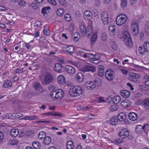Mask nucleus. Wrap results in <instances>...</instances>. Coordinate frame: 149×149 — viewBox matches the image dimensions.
I'll return each mask as SVG.
<instances>
[{
	"label": "nucleus",
	"instance_id": "f257e3e1",
	"mask_svg": "<svg viewBox=\"0 0 149 149\" xmlns=\"http://www.w3.org/2000/svg\"><path fill=\"white\" fill-rule=\"evenodd\" d=\"M64 92L61 89H59L53 91L50 93V95L53 98L61 99L64 96Z\"/></svg>",
	"mask_w": 149,
	"mask_h": 149
},
{
	"label": "nucleus",
	"instance_id": "f03ea898",
	"mask_svg": "<svg viewBox=\"0 0 149 149\" xmlns=\"http://www.w3.org/2000/svg\"><path fill=\"white\" fill-rule=\"evenodd\" d=\"M123 38L124 40L126 45L128 47H132L133 44L130 33L127 31H125Z\"/></svg>",
	"mask_w": 149,
	"mask_h": 149
},
{
	"label": "nucleus",
	"instance_id": "7ed1b4c3",
	"mask_svg": "<svg viewBox=\"0 0 149 149\" xmlns=\"http://www.w3.org/2000/svg\"><path fill=\"white\" fill-rule=\"evenodd\" d=\"M127 17L125 14H120L116 17V23L118 26H121L127 21Z\"/></svg>",
	"mask_w": 149,
	"mask_h": 149
},
{
	"label": "nucleus",
	"instance_id": "20e7f679",
	"mask_svg": "<svg viewBox=\"0 0 149 149\" xmlns=\"http://www.w3.org/2000/svg\"><path fill=\"white\" fill-rule=\"evenodd\" d=\"M53 80V77L52 75L49 73H47L45 74L44 79H40V81L42 84L47 85L51 83Z\"/></svg>",
	"mask_w": 149,
	"mask_h": 149
},
{
	"label": "nucleus",
	"instance_id": "39448f33",
	"mask_svg": "<svg viewBox=\"0 0 149 149\" xmlns=\"http://www.w3.org/2000/svg\"><path fill=\"white\" fill-rule=\"evenodd\" d=\"M34 88L36 90L38 93H35L34 95L35 96H37L38 95L44 92L45 90L42 88L41 84L39 82H36L34 84Z\"/></svg>",
	"mask_w": 149,
	"mask_h": 149
},
{
	"label": "nucleus",
	"instance_id": "423d86ee",
	"mask_svg": "<svg viewBox=\"0 0 149 149\" xmlns=\"http://www.w3.org/2000/svg\"><path fill=\"white\" fill-rule=\"evenodd\" d=\"M149 125L148 124L144 125L143 126L139 125L136 126V131L138 133L141 132L143 130H144L145 133H147Z\"/></svg>",
	"mask_w": 149,
	"mask_h": 149
},
{
	"label": "nucleus",
	"instance_id": "0eeeda50",
	"mask_svg": "<svg viewBox=\"0 0 149 149\" xmlns=\"http://www.w3.org/2000/svg\"><path fill=\"white\" fill-rule=\"evenodd\" d=\"M114 71L111 69L107 70L105 73V76L107 79L109 81H112L114 77Z\"/></svg>",
	"mask_w": 149,
	"mask_h": 149
},
{
	"label": "nucleus",
	"instance_id": "6e6552de",
	"mask_svg": "<svg viewBox=\"0 0 149 149\" xmlns=\"http://www.w3.org/2000/svg\"><path fill=\"white\" fill-rule=\"evenodd\" d=\"M119 136L122 139L127 138L129 135V132L126 129L121 130L119 133Z\"/></svg>",
	"mask_w": 149,
	"mask_h": 149
},
{
	"label": "nucleus",
	"instance_id": "1a4fd4ad",
	"mask_svg": "<svg viewBox=\"0 0 149 149\" xmlns=\"http://www.w3.org/2000/svg\"><path fill=\"white\" fill-rule=\"evenodd\" d=\"M95 67L90 64H84V72L91 71L94 72L95 71Z\"/></svg>",
	"mask_w": 149,
	"mask_h": 149
},
{
	"label": "nucleus",
	"instance_id": "9d476101",
	"mask_svg": "<svg viewBox=\"0 0 149 149\" xmlns=\"http://www.w3.org/2000/svg\"><path fill=\"white\" fill-rule=\"evenodd\" d=\"M84 85L88 89L92 90L95 88L96 84L93 82L88 81L86 82Z\"/></svg>",
	"mask_w": 149,
	"mask_h": 149
},
{
	"label": "nucleus",
	"instance_id": "9b49d317",
	"mask_svg": "<svg viewBox=\"0 0 149 149\" xmlns=\"http://www.w3.org/2000/svg\"><path fill=\"white\" fill-rule=\"evenodd\" d=\"M76 78L77 81L79 83H81L84 80V76L82 72L78 73L76 75Z\"/></svg>",
	"mask_w": 149,
	"mask_h": 149
},
{
	"label": "nucleus",
	"instance_id": "f8f14e48",
	"mask_svg": "<svg viewBox=\"0 0 149 149\" xmlns=\"http://www.w3.org/2000/svg\"><path fill=\"white\" fill-rule=\"evenodd\" d=\"M65 70L68 73L71 74H74L75 72V68L69 65H67L65 66Z\"/></svg>",
	"mask_w": 149,
	"mask_h": 149
},
{
	"label": "nucleus",
	"instance_id": "ddd939ff",
	"mask_svg": "<svg viewBox=\"0 0 149 149\" xmlns=\"http://www.w3.org/2000/svg\"><path fill=\"white\" fill-rule=\"evenodd\" d=\"M120 93L121 96L125 98H128L130 96V92L127 90H121Z\"/></svg>",
	"mask_w": 149,
	"mask_h": 149
},
{
	"label": "nucleus",
	"instance_id": "4468645a",
	"mask_svg": "<svg viewBox=\"0 0 149 149\" xmlns=\"http://www.w3.org/2000/svg\"><path fill=\"white\" fill-rule=\"evenodd\" d=\"M129 119L132 121H136L138 118V115L134 112L130 113L129 115Z\"/></svg>",
	"mask_w": 149,
	"mask_h": 149
},
{
	"label": "nucleus",
	"instance_id": "2eb2a0df",
	"mask_svg": "<svg viewBox=\"0 0 149 149\" xmlns=\"http://www.w3.org/2000/svg\"><path fill=\"white\" fill-rule=\"evenodd\" d=\"M131 104V102L128 100H125L122 101L121 103V105L122 107H129Z\"/></svg>",
	"mask_w": 149,
	"mask_h": 149
},
{
	"label": "nucleus",
	"instance_id": "dca6fc26",
	"mask_svg": "<svg viewBox=\"0 0 149 149\" xmlns=\"http://www.w3.org/2000/svg\"><path fill=\"white\" fill-rule=\"evenodd\" d=\"M76 86L72 87L69 90V94L71 97H77Z\"/></svg>",
	"mask_w": 149,
	"mask_h": 149
},
{
	"label": "nucleus",
	"instance_id": "f3484780",
	"mask_svg": "<svg viewBox=\"0 0 149 149\" xmlns=\"http://www.w3.org/2000/svg\"><path fill=\"white\" fill-rule=\"evenodd\" d=\"M131 28L133 32L136 33H138L139 27L137 23L135 22H133L132 24Z\"/></svg>",
	"mask_w": 149,
	"mask_h": 149
},
{
	"label": "nucleus",
	"instance_id": "a211bd4d",
	"mask_svg": "<svg viewBox=\"0 0 149 149\" xmlns=\"http://www.w3.org/2000/svg\"><path fill=\"white\" fill-rule=\"evenodd\" d=\"M126 117V114L123 112L120 113L117 116V118L118 120L120 121H124L125 120Z\"/></svg>",
	"mask_w": 149,
	"mask_h": 149
},
{
	"label": "nucleus",
	"instance_id": "6ab92c4d",
	"mask_svg": "<svg viewBox=\"0 0 149 149\" xmlns=\"http://www.w3.org/2000/svg\"><path fill=\"white\" fill-rule=\"evenodd\" d=\"M63 66L61 64L57 63H56L54 67V69L58 73H60L62 70Z\"/></svg>",
	"mask_w": 149,
	"mask_h": 149
},
{
	"label": "nucleus",
	"instance_id": "aec40b11",
	"mask_svg": "<svg viewBox=\"0 0 149 149\" xmlns=\"http://www.w3.org/2000/svg\"><path fill=\"white\" fill-rule=\"evenodd\" d=\"M57 81L59 84H63L65 82V78L63 75H59L58 77Z\"/></svg>",
	"mask_w": 149,
	"mask_h": 149
},
{
	"label": "nucleus",
	"instance_id": "412c9836",
	"mask_svg": "<svg viewBox=\"0 0 149 149\" xmlns=\"http://www.w3.org/2000/svg\"><path fill=\"white\" fill-rule=\"evenodd\" d=\"M98 75L101 77H102L103 76L104 73V67L102 65H100L98 67Z\"/></svg>",
	"mask_w": 149,
	"mask_h": 149
},
{
	"label": "nucleus",
	"instance_id": "4be33fe9",
	"mask_svg": "<svg viewBox=\"0 0 149 149\" xmlns=\"http://www.w3.org/2000/svg\"><path fill=\"white\" fill-rule=\"evenodd\" d=\"M74 48L72 46H69L65 48L64 50L66 52L71 54L73 53L74 52Z\"/></svg>",
	"mask_w": 149,
	"mask_h": 149
},
{
	"label": "nucleus",
	"instance_id": "5701e85b",
	"mask_svg": "<svg viewBox=\"0 0 149 149\" xmlns=\"http://www.w3.org/2000/svg\"><path fill=\"white\" fill-rule=\"evenodd\" d=\"M10 133L12 137H15L18 134L19 130L17 129H13L11 130Z\"/></svg>",
	"mask_w": 149,
	"mask_h": 149
},
{
	"label": "nucleus",
	"instance_id": "b1692460",
	"mask_svg": "<svg viewBox=\"0 0 149 149\" xmlns=\"http://www.w3.org/2000/svg\"><path fill=\"white\" fill-rule=\"evenodd\" d=\"M92 13L89 10H86L84 12V19L87 20L90 19L91 18Z\"/></svg>",
	"mask_w": 149,
	"mask_h": 149
},
{
	"label": "nucleus",
	"instance_id": "393cba45",
	"mask_svg": "<svg viewBox=\"0 0 149 149\" xmlns=\"http://www.w3.org/2000/svg\"><path fill=\"white\" fill-rule=\"evenodd\" d=\"M51 139L49 136L46 137L43 141V143L46 146L49 145L51 143Z\"/></svg>",
	"mask_w": 149,
	"mask_h": 149
},
{
	"label": "nucleus",
	"instance_id": "a878e982",
	"mask_svg": "<svg viewBox=\"0 0 149 149\" xmlns=\"http://www.w3.org/2000/svg\"><path fill=\"white\" fill-rule=\"evenodd\" d=\"M143 105L145 109H149V100L148 99L144 100L143 102Z\"/></svg>",
	"mask_w": 149,
	"mask_h": 149
},
{
	"label": "nucleus",
	"instance_id": "bb28decb",
	"mask_svg": "<svg viewBox=\"0 0 149 149\" xmlns=\"http://www.w3.org/2000/svg\"><path fill=\"white\" fill-rule=\"evenodd\" d=\"M51 8L49 6H46L42 8V13L44 15L47 14L49 12Z\"/></svg>",
	"mask_w": 149,
	"mask_h": 149
},
{
	"label": "nucleus",
	"instance_id": "cd10ccee",
	"mask_svg": "<svg viewBox=\"0 0 149 149\" xmlns=\"http://www.w3.org/2000/svg\"><path fill=\"white\" fill-rule=\"evenodd\" d=\"M111 123L112 125H116L118 122V119L115 116H113L111 118L110 120Z\"/></svg>",
	"mask_w": 149,
	"mask_h": 149
},
{
	"label": "nucleus",
	"instance_id": "c85d7f7f",
	"mask_svg": "<svg viewBox=\"0 0 149 149\" xmlns=\"http://www.w3.org/2000/svg\"><path fill=\"white\" fill-rule=\"evenodd\" d=\"M120 97L118 95L115 96L113 98V102L115 104H118L120 101Z\"/></svg>",
	"mask_w": 149,
	"mask_h": 149
},
{
	"label": "nucleus",
	"instance_id": "c756f323",
	"mask_svg": "<svg viewBox=\"0 0 149 149\" xmlns=\"http://www.w3.org/2000/svg\"><path fill=\"white\" fill-rule=\"evenodd\" d=\"M18 142V141L15 139H9L8 141V144L13 146H15L17 145Z\"/></svg>",
	"mask_w": 149,
	"mask_h": 149
},
{
	"label": "nucleus",
	"instance_id": "7c9ffc66",
	"mask_svg": "<svg viewBox=\"0 0 149 149\" xmlns=\"http://www.w3.org/2000/svg\"><path fill=\"white\" fill-rule=\"evenodd\" d=\"M32 146L33 148L36 149H40L41 148V145L38 142H33L32 143Z\"/></svg>",
	"mask_w": 149,
	"mask_h": 149
},
{
	"label": "nucleus",
	"instance_id": "2f4dec72",
	"mask_svg": "<svg viewBox=\"0 0 149 149\" xmlns=\"http://www.w3.org/2000/svg\"><path fill=\"white\" fill-rule=\"evenodd\" d=\"M76 88L77 92V96H79L82 93L83 90L82 88L81 87L79 86H76Z\"/></svg>",
	"mask_w": 149,
	"mask_h": 149
},
{
	"label": "nucleus",
	"instance_id": "473e14b6",
	"mask_svg": "<svg viewBox=\"0 0 149 149\" xmlns=\"http://www.w3.org/2000/svg\"><path fill=\"white\" fill-rule=\"evenodd\" d=\"M12 82L10 80H6L3 83V86L4 88L10 87L12 85Z\"/></svg>",
	"mask_w": 149,
	"mask_h": 149
},
{
	"label": "nucleus",
	"instance_id": "72a5a7b5",
	"mask_svg": "<svg viewBox=\"0 0 149 149\" xmlns=\"http://www.w3.org/2000/svg\"><path fill=\"white\" fill-rule=\"evenodd\" d=\"M46 133L44 132L41 131L39 133L38 138L40 140L44 139L46 137Z\"/></svg>",
	"mask_w": 149,
	"mask_h": 149
},
{
	"label": "nucleus",
	"instance_id": "f704fd0d",
	"mask_svg": "<svg viewBox=\"0 0 149 149\" xmlns=\"http://www.w3.org/2000/svg\"><path fill=\"white\" fill-rule=\"evenodd\" d=\"M73 38L74 40L75 41L77 42L78 41L79 39L80 38V36L78 32H75L74 33L73 35Z\"/></svg>",
	"mask_w": 149,
	"mask_h": 149
},
{
	"label": "nucleus",
	"instance_id": "c9c22d12",
	"mask_svg": "<svg viewBox=\"0 0 149 149\" xmlns=\"http://www.w3.org/2000/svg\"><path fill=\"white\" fill-rule=\"evenodd\" d=\"M143 50L146 52L149 51V43L148 42H145L143 46Z\"/></svg>",
	"mask_w": 149,
	"mask_h": 149
},
{
	"label": "nucleus",
	"instance_id": "e433bc0d",
	"mask_svg": "<svg viewBox=\"0 0 149 149\" xmlns=\"http://www.w3.org/2000/svg\"><path fill=\"white\" fill-rule=\"evenodd\" d=\"M102 81V79L99 77H96L95 78L94 82L96 84V85H97V86L100 85Z\"/></svg>",
	"mask_w": 149,
	"mask_h": 149
},
{
	"label": "nucleus",
	"instance_id": "4c0bfd02",
	"mask_svg": "<svg viewBox=\"0 0 149 149\" xmlns=\"http://www.w3.org/2000/svg\"><path fill=\"white\" fill-rule=\"evenodd\" d=\"M97 38V35L96 33H95L92 35V36L91 39V44H94L96 41Z\"/></svg>",
	"mask_w": 149,
	"mask_h": 149
},
{
	"label": "nucleus",
	"instance_id": "58836bf2",
	"mask_svg": "<svg viewBox=\"0 0 149 149\" xmlns=\"http://www.w3.org/2000/svg\"><path fill=\"white\" fill-rule=\"evenodd\" d=\"M64 10L62 8L58 9L56 11L57 14L60 16H62L64 13Z\"/></svg>",
	"mask_w": 149,
	"mask_h": 149
},
{
	"label": "nucleus",
	"instance_id": "ea45409f",
	"mask_svg": "<svg viewBox=\"0 0 149 149\" xmlns=\"http://www.w3.org/2000/svg\"><path fill=\"white\" fill-rule=\"evenodd\" d=\"M74 147L73 143L72 141H69L67 143V148L68 149H72Z\"/></svg>",
	"mask_w": 149,
	"mask_h": 149
},
{
	"label": "nucleus",
	"instance_id": "a19ab883",
	"mask_svg": "<svg viewBox=\"0 0 149 149\" xmlns=\"http://www.w3.org/2000/svg\"><path fill=\"white\" fill-rule=\"evenodd\" d=\"M38 117L36 116H25L24 117V119L26 120H32L34 119H38Z\"/></svg>",
	"mask_w": 149,
	"mask_h": 149
},
{
	"label": "nucleus",
	"instance_id": "79ce46f5",
	"mask_svg": "<svg viewBox=\"0 0 149 149\" xmlns=\"http://www.w3.org/2000/svg\"><path fill=\"white\" fill-rule=\"evenodd\" d=\"M109 32H111L113 34H114L115 32V27L114 25H111L109 28Z\"/></svg>",
	"mask_w": 149,
	"mask_h": 149
},
{
	"label": "nucleus",
	"instance_id": "37998d69",
	"mask_svg": "<svg viewBox=\"0 0 149 149\" xmlns=\"http://www.w3.org/2000/svg\"><path fill=\"white\" fill-rule=\"evenodd\" d=\"M95 55L92 54H84V58H88L90 59H95Z\"/></svg>",
	"mask_w": 149,
	"mask_h": 149
},
{
	"label": "nucleus",
	"instance_id": "c03bdc74",
	"mask_svg": "<svg viewBox=\"0 0 149 149\" xmlns=\"http://www.w3.org/2000/svg\"><path fill=\"white\" fill-rule=\"evenodd\" d=\"M120 4L121 7L123 8L126 7L127 4V0H121Z\"/></svg>",
	"mask_w": 149,
	"mask_h": 149
},
{
	"label": "nucleus",
	"instance_id": "a18cd8bd",
	"mask_svg": "<svg viewBox=\"0 0 149 149\" xmlns=\"http://www.w3.org/2000/svg\"><path fill=\"white\" fill-rule=\"evenodd\" d=\"M144 79L146 80L144 82L145 85L147 86H149V76H145L144 77Z\"/></svg>",
	"mask_w": 149,
	"mask_h": 149
},
{
	"label": "nucleus",
	"instance_id": "49530a36",
	"mask_svg": "<svg viewBox=\"0 0 149 149\" xmlns=\"http://www.w3.org/2000/svg\"><path fill=\"white\" fill-rule=\"evenodd\" d=\"M118 107L116 105H112L110 108L109 110L110 111L113 112L117 110Z\"/></svg>",
	"mask_w": 149,
	"mask_h": 149
},
{
	"label": "nucleus",
	"instance_id": "de8ad7c7",
	"mask_svg": "<svg viewBox=\"0 0 149 149\" xmlns=\"http://www.w3.org/2000/svg\"><path fill=\"white\" fill-rule=\"evenodd\" d=\"M101 17L102 19L108 17V13L106 12H102L101 14Z\"/></svg>",
	"mask_w": 149,
	"mask_h": 149
},
{
	"label": "nucleus",
	"instance_id": "09e8293b",
	"mask_svg": "<svg viewBox=\"0 0 149 149\" xmlns=\"http://www.w3.org/2000/svg\"><path fill=\"white\" fill-rule=\"evenodd\" d=\"M64 18L65 20L68 22L70 21L71 19V16L68 14H65L64 15Z\"/></svg>",
	"mask_w": 149,
	"mask_h": 149
},
{
	"label": "nucleus",
	"instance_id": "8fccbe9b",
	"mask_svg": "<svg viewBox=\"0 0 149 149\" xmlns=\"http://www.w3.org/2000/svg\"><path fill=\"white\" fill-rule=\"evenodd\" d=\"M23 69V68H18L14 71V72L18 74L24 72Z\"/></svg>",
	"mask_w": 149,
	"mask_h": 149
},
{
	"label": "nucleus",
	"instance_id": "3c124183",
	"mask_svg": "<svg viewBox=\"0 0 149 149\" xmlns=\"http://www.w3.org/2000/svg\"><path fill=\"white\" fill-rule=\"evenodd\" d=\"M129 75L132 76L136 78V79L139 78L140 77V76L139 74H138L134 73L133 72H131L129 74Z\"/></svg>",
	"mask_w": 149,
	"mask_h": 149
},
{
	"label": "nucleus",
	"instance_id": "603ef678",
	"mask_svg": "<svg viewBox=\"0 0 149 149\" xmlns=\"http://www.w3.org/2000/svg\"><path fill=\"white\" fill-rule=\"evenodd\" d=\"M59 3L63 6H65L67 5L66 2L65 0H58Z\"/></svg>",
	"mask_w": 149,
	"mask_h": 149
},
{
	"label": "nucleus",
	"instance_id": "864d4df0",
	"mask_svg": "<svg viewBox=\"0 0 149 149\" xmlns=\"http://www.w3.org/2000/svg\"><path fill=\"white\" fill-rule=\"evenodd\" d=\"M102 39L103 40L106 41L108 38V36L105 33H103L102 34Z\"/></svg>",
	"mask_w": 149,
	"mask_h": 149
},
{
	"label": "nucleus",
	"instance_id": "5fc2aeb1",
	"mask_svg": "<svg viewBox=\"0 0 149 149\" xmlns=\"http://www.w3.org/2000/svg\"><path fill=\"white\" fill-rule=\"evenodd\" d=\"M123 142L122 140H121L120 138H118L117 139L114 140L113 143L115 144H120Z\"/></svg>",
	"mask_w": 149,
	"mask_h": 149
},
{
	"label": "nucleus",
	"instance_id": "6e6d98bb",
	"mask_svg": "<svg viewBox=\"0 0 149 149\" xmlns=\"http://www.w3.org/2000/svg\"><path fill=\"white\" fill-rule=\"evenodd\" d=\"M131 81L135 82L137 81V79L134 77H133L132 76L130 75V77L128 78Z\"/></svg>",
	"mask_w": 149,
	"mask_h": 149
},
{
	"label": "nucleus",
	"instance_id": "4d7b16f0",
	"mask_svg": "<svg viewBox=\"0 0 149 149\" xmlns=\"http://www.w3.org/2000/svg\"><path fill=\"white\" fill-rule=\"evenodd\" d=\"M139 53L141 54H144L145 52H146V51H145L144 50H143V47H139Z\"/></svg>",
	"mask_w": 149,
	"mask_h": 149
},
{
	"label": "nucleus",
	"instance_id": "13d9d810",
	"mask_svg": "<svg viewBox=\"0 0 149 149\" xmlns=\"http://www.w3.org/2000/svg\"><path fill=\"white\" fill-rule=\"evenodd\" d=\"M48 2L50 3L54 6L56 5L57 3L55 0H48Z\"/></svg>",
	"mask_w": 149,
	"mask_h": 149
},
{
	"label": "nucleus",
	"instance_id": "bf43d9fd",
	"mask_svg": "<svg viewBox=\"0 0 149 149\" xmlns=\"http://www.w3.org/2000/svg\"><path fill=\"white\" fill-rule=\"evenodd\" d=\"M80 30L82 33H84V25L82 23H81L80 24Z\"/></svg>",
	"mask_w": 149,
	"mask_h": 149
},
{
	"label": "nucleus",
	"instance_id": "052dcab7",
	"mask_svg": "<svg viewBox=\"0 0 149 149\" xmlns=\"http://www.w3.org/2000/svg\"><path fill=\"white\" fill-rule=\"evenodd\" d=\"M42 115L44 116H53L54 113H53L51 112H49L46 113H42Z\"/></svg>",
	"mask_w": 149,
	"mask_h": 149
},
{
	"label": "nucleus",
	"instance_id": "680f3d73",
	"mask_svg": "<svg viewBox=\"0 0 149 149\" xmlns=\"http://www.w3.org/2000/svg\"><path fill=\"white\" fill-rule=\"evenodd\" d=\"M103 23L104 25L107 24L108 23L109 17L102 19Z\"/></svg>",
	"mask_w": 149,
	"mask_h": 149
},
{
	"label": "nucleus",
	"instance_id": "e2e57ef3",
	"mask_svg": "<svg viewBox=\"0 0 149 149\" xmlns=\"http://www.w3.org/2000/svg\"><path fill=\"white\" fill-rule=\"evenodd\" d=\"M43 31L44 34L47 36L49 35L50 34V31L48 29H45Z\"/></svg>",
	"mask_w": 149,
	"mask_h": 149
},
{
	"label": "nucleus",
	"instance_id": "0e129e2a",
	"mask_svg": "<svg viewBox=\"0 0 149 149\" xmlns=\"http://www.w3.org/2000/svg\"><path fill=\"white\" fill-rule=\"evenodd\" d=\"M25 2L23 0H20L18 2V4L20 6H23L25 5Z\"/></svg>",
	"mask_w": 149,
	"mask_h": 149
},
{
	"label": "nucleus",
	"instance_id": "69168bd1",
	"mask_svg": "<svg viewBox=\"0 0 149 149\" xmlns=\"http://www.w3.org/2000/svg\"><path fill=\"white\" fill-rule=\"evenodd\" d=\"M32 6L35 9H37L38 8V6L37 3H34L32 4Z\"/></svg>",
	"mask_w": 149,
	"mask_h": 149
},
{
	"label": "nucleus",
	"instance_id": "338daca9",
	"mask_svg": "<svg viewBox=\"0 0 149 149\" xmlns=\"http://www.w3.org/2000/svg\"><path fill=\"white\" fill-rule=\"evenodd\" d=\"M111 47L114 49H116V44L114 42H112L111 44Z\"/></svg>",
	"mask_w": 149,
	"mask_h": 149
},
{
	"label": "nucleus",
	"instance_id": "774afa93",
	"mask_svg": "<svg viewBox=\"0 0 149 149\" xmlns=\"http://www.w3.org/2000/svg\"><path fill=\"white\" fill-rule=\"evenodd\" d=\"M99 102H105V100L104 99V97H100L98 98Z\"/></svg>",
	"mask_w": 149,
	"mask_h": 149
}]
</instances>
